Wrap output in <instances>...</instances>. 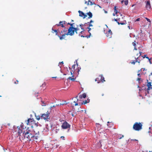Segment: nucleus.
Masks as SVG:
<instances>
[{"label":"nucleus","mask_w":152,"mask_h":152,"mask_svg":"<svg viewBox=\"0 0 152 152\" xmlns=\"http://www.w3.org/2000/svg\"><path fill=\"white\" fill-rule=\"evenodd\" d=\"M137 75L139 77H141V75L139 73L137 74Z\"/></svg>","instance_id":"obj_52"},{"label":"nucleus","mask_w":152,"mask_h":152,"mask_svg":"<svg viewBox=\"0 0 152 152\" xmlns=\"http://www.w3.org/2000/svg\"><path fill=\"white\" fill-rule=\"evenodd\" d=\"M71 23H67L68 24H69V25H70V24H71Z\"/></svg>","instance_id":"obj_63"},{"label":"nucleus","mask_w":152,"mask_h":152,"mask_svg":"<svg viewBox=\"0 0 152 152\" xmlns=\"http://www.w3.org/2000/svg\"><path fill=\"white\" fill-rule=\"evenodd\" d=\"M88 23H85L84 24H81L80 25V26L82 30L86 29V27H84V26L87 25Z\"/></svg>","instance_id":"obj_17"},{"label":"nucleus","mask_w":152,"mask_h":152,"mask_svg":"<svg viewBox=\"0 0 152 152\" xmlns=\"http://www.w3.org/2000/svg\"><path fill=\"white\" fill-rule=\"evenodd\" d=\"M63 64H64V63H63V61L59 62V64L60 65H61V64L63 65Z\"/></svg>","instance_id":"obj_45"},{"label":"nucleus","mask_w":152,"mask_h":152,"mask_svg":"<svg viewBox=\"0 0 152 152\" xmlns=\"http://www.w3.org/2000/svg\"><path fill=\"white\" fill-rule=\"evenodd\" d=\"M71 115H72V116L74 117V114H73L72 113Z\"/></svg>","instance_id":"obj_59"},{"label":"nucleus","mask_w":152,"mask_h":152,"mask_svg":"<svg viewBox=\"0 0 152 152\" xmlns=\"http://www.w3.org/2000/svg\"><path fill=\"white\" fill-rule=\"evenodd\" d=\"M87 25H85L84 26V27H86V26Z\"/></svg>","instance_id":"obj_62"},{"label":"nucleus","mask_w":152,"mask_h":152,"mask_svg":"<svg viewBox=\"0 0 152 152\" xmlns=\"http://www.w3.org/2000/svg\"><path fill=\"white\" fill-rule=\"evenodd\" d=\"M100 78H99V77H98L96 78V79H95V81H97L98 83H99L100 82Z\"/></svg>","instance_id":"obj_27"},{"label":"nucleus","mask_w":152,"mask_h":152,"mask_svg":"<svg viewBox=\"0 0 152 152\" xmlns=\"http://www.w3.org/2000/svg\"><path fill=\"white\" fill-rule=\"evenodd\" d=\"M75 30H76L75 27H69L68 29V31L67 33V35L72 36L74 35V32H75Z\"/></svg>","instance_id":"obj_7"},{"label":"nucleus","mask_w":152,"mask_h":152,"mask_svg":"<svg viewBox=\"0 0 152 152\" xmlns=\"http://www.w3.org/2000/svg\"><path fill=\"white\" fill-rule=\"evenodd\" d=\"M147 86L148 87L147 89V91L148 94H152V85H151V82H148V80H147Z\"/></svg>","instance_id":"obj_4"},{"label":"nucleus","mask_w":152,"mask_h":152,"mask_svg":"<svg viewBox=\"0 0 152 152\" xmlns=\"http://www.w3.org/2000/svg\"><path fill=\"white\" fill-rule=\"evenodd\" d=\"M137 62L136 61V60L132 61L131 63L132 64H133V65H134L135 63Z\"/></svg>","instance_id":"obj_31"},{"label":"nucleus","mask_w":152,"mask_h":152,"mask_svg":"<svg viewBox=\"0 0 152 152\" xmlns=\"http://www.w3.org/2000/svg\"><path fill=\"white\" fill-rule=\"evenodd\" d=\"M35 132L34 131L27 129L26 132L23 133V135L24 136V138H26L27 139V140H34V139L33 138V137H34L33 133H35Z\"/></svg>","instance_id":"obj_1"},{"label":"nucleus","mask_w":152,"mask_h":152,"mask_svg":"<svg viewBox=\"0 0 152 152\" xmlns=\"http://www.w3.org/2000/svg\"><path fill=\"white\" fill-rule=\"evenodd\" d=\"M142 124L140 123L136 122L134 124L133 128L135 131H139L142 129Z\"/></svg>","instance_id":"obj_3"},{"label":"nucleus","mask_w":152,"mask_h":152,"mask_svg":"<svg viewBox=\"0 0 152 152\" xmlns=\"http://www.w3.org/2000/svg\"><path fill=\"white\" fill-rule=\"evenodd\" d=\"M142 57H143V58H144L145 57H146V55H145L143 56H142Z\"/></svg>","instance_id":"obj_49"},{"label":"nucleus","mask_w":152,"mask_h":152,"mask_svg":"<svg viewBox=\"0 0 152 152\" xmlns=\"http://www.w3.org/2000/svg\"><path fill=\"white\" fill-rule=\"evenodd\" d=\"M78 12L79 13V16L82 17L83 19L87 17V15L82 11L79 10Z\"/></svg>","instance_id":"obj_14"},{"label":"nucleus","mask_w":152,"mask_h":152,"mask_svg":"<svg viewBox=\"0 0 152 152\" xmlns=\"http://www.w3.org/2000/svg\"><path fill=\"white\" fill-rule=\"evenodd\" d=\"M61 22H64V23H61L60 26H61L62 27H64V25L65 24L66 22L65 21H62Z\"/></svg>","instance_id":"obj_26"},{"label":"nucleus","mask_w":152,"mask_h":152,"mask_svg":"<svg viewBox=\"0 0 152 152\" xmlns=\"http://www.w3.org/2000/svg\"><path fill=\"white\" fill-rule=\"evenodd\" d=\"M89 102V101H87V100H85V101H83V102L81 104H86L87 103H88Z\"/></svg>","instance_id":"obj_30"},{"label":"nucleus","mask_w":152,"mask_h":152,"mask_svg":"<svg viewBox=\"0 0 152 152\" xmlns=\"http://www.w3.org/2000/svg\"><path fill=\"white\" fill-rule=\"evenodd\" d=\"M86 37H87V38H88L90 37V35L86 36Z\"/></svg>","instance_id":"obj_55"},{"label":"nucleus","mask_w":152,"mask_h":152,"mask_svg":"<svg viewBox=\"0 0 152 152\" xmlns=\"http://www.w3.org/2000/svg\"><path fill=\"white\" fill-rule=\"evenodd\" d=\"M114 12L115 13V14H117L118 12H117V10H116V6H115L114 7Z\"/></svg>","instance_id":"obj_25"},{"label":"nucleus","mask_w":152,"mask_h":152,"mask_svg":"<svg viewBox=\"0 0 152 152\" xmlns=\"http://www.w3.org/2000/svg\"><path fill=\"white\" fill-rule=\"evenodd\" d=\"M74 24V23H71V24H70V26L69 27H73V25Z\"/></svg>","instance_id":"obj_43"},{"label":"nucleus","mask_w":152,"mask_h":152,"mask_svg":"<svg viewBox=\"0 0 152 152\" xmlns=\"http://www.w3.org/2000/svg\"><path fill=\"white\" fill-rule=\"evenodd\" d=\"M26 122L27 125L35 124V125H36L37 126V124L34 123V121L33 118H28L27 121H26Z\"/></svg>","instance_id":"obj_10"},{"label":"nucleus","mask_w":152,"mask_h":152,"mask_svg":"<svg viewBox=\"0 0 152 152\" xmlns=\"http://www.w3.org/2000/svg\"><path fill=\"white\" fill-rule=\"evenodd\" d=\"M145 18L147 20L148 22H150V23H151V21L149 19L147 18Z\"/></svg>","instance_id":"obj_37"},{"label":"nucleus","mask_w":152,"mask_h":152,"mask_svg":"<svg viewBox=\"0 0 152 152\" xmlns=\"http://www.w3.org/2000/svg\"><path fill=\"white\" fill-rule=\"evenodd\" d=\"M112 32L110 29H109L105 33L107 37L108 38L112 37Z\"/></svg>","instance_id":"obj_11"},{"label":"nucleus","mask_w":152,"mask_h":152,"mask_svg":"<svg viewBox=\"0 0 152 152\" xmlns=\"http://www.w3.org/2000/svg\"><path fill=\"white\" fill-rule=\"evenodd\" d=\"M19 81L18 80H16V81L14 82L15 84H17L18 83Z\"/></svg>","instance_id":"obj_41"},{"label":"nucleus","mask_w":152,"mask_h":152,"mask_svg":"<svg viewBox=\"0 0 152 152\" xmlns=\"http://www.w3.org/2000/svg\"><path fill=\"white\" fill-rule=\"evenodd\" d=\"M128 28H129V29H130V27L129 26H128Z\"/></svg>","instance_id":"obj_61"},{"label":"nucleus","mask_w":152,"mask_h":152,"mask_svg":"<svg viewBox=\"0 0 152 152\" xmlns=\"http://www.w3.org/2000/svg\"><path fill=\"white\" fill-rule=\"evenodd\" d=\"M41 102H42V103H41V104L42 106H45L46 104L44 102V101H41Z\"/></svg>","instance_id":"obj_28"},{"label":"nucleus","mask_w":152,"mask_h":152,"mask_svg":"<svg viewBox=\"0 0 152 152\" xmlns=\"http://www.w3.org/2000/svg\"><path fill=\"white\" fill-rule=\"evenodd\" d=\"M114 20L115 21H116L117 23V22H118V20H117V19H114Z\"/></svg>","instance_id":"obj_50"},{"label":"nucleus","mask_w":152,"mask_h":152,"mask_svg":"<svg viewBox=\"0 0 152 152\" xmlns=\"http://www.w3.org/2000/svg\"><path fill=\"white\" fill-rule=\"evenodd\" d=\"M86 14L89 16V17H88V18H92L93 16L92 13L91 12H87L86 13Z\"/></svg>","instance_id":"obj_19"},{"label":"nucleus","mask_w":152,"mask_h":152,"mask_svg":"<svg viewBox=\"0 0 152 152\" xmlns=\"http://www.w3.org/2000/svg\"><path fill=\"white\" fill-rule=\"evenodd\" d=\"M50 114V112L48 111L46 114H43L41 115V118L42 119H44L45 120H46V121H48V119H49Z\"/></svg>","instance_id":"obj_8"},{"label":"nucleus","mask_w":152,"mask_h":152,"mask_svg":"<svg viewBox=\"0 0 152 152\" xmlns=\"http://www.w3.org/2000/svg\"><path fill=\"white\" fill-rule=\"evenodd\" d=\"M46 86V84L45 83H44L42 84V86H40V87H42L43 88H45Z\"/></svg>","instance_id":"obj_34"},{"label":"nucleus","mask_w":152,"mask_h":152,"mask_svg":"<svg viewBox=\"0 0 152 152\" xmlns=\"http://www.w3.org/2000/svg\"><path fill=\"white\" fill-rule=\"evenodd\" d=\"M62 31L64 32V33H66V31H67V30L64 29L63 30H62Z\"/></svg>","instance_id":"obj_38"},{"label":"nucleus","mask_w":152,"mask_h":152,"mask_svg":"<svg viewBox=\"0 0 152 152\" xmlns=\"http://www.w3.org/2000/svg\"><path fill=\"white\" fill-rule=\"evenodd\" d=\"M132 45H133L134 46V47L135 46H136V43H135V41H134V42H133V43H132Z\"/></svg>","instance_id":"obj_40"},{"label":"nucleus","mask_w":152,"mask_h":152,"mask_svg":"<svg viewBox=\"0 0 152 152\" xmlns=\"http://www.w3.org/2000/svg\"><path fill=\"white\" fill-rule=\"evenodd\" d=\"M56 106V105H53L52 107H50V109H51L52 107H55Z\"/></svg>","instance_id":"obj_51"},{"label":"nucleus","mask_w":152,"mask_h":152,"mask_svg":"<svg viewBox=\"0 0 152 152\" xmlns=\"http://www.w3.org/2000/svg\"><path fill=\"white\" fill-rule=\"evenodd\" d=\"M78 105V103H75V106H77V105Z\"/></svg>","instance_id":"obj_53"},{"label":"nucleus","mask_w":152,"mask_h":152,"mask_svg":"<svg viewBox=\"0 0 152 152\" xmlns=\"http://www.w3.org/2000/svg\"><path fill=\"white\" fill-rule=\"evenodd\" d=\"M85 30L86 29L82 30V31H81L80 32H79L78 33H79V36L80 35V33L81 34H83V33L84 31H85Z\"/></svg>","instance_id":"obj_32"},{"label":"nucleus","mask_w":152,"mask_h":152,"mask_svg":"<svg viewBox=\"0 0 152 152\" xmlns=\"http://www.w3.org/2000/svg\"><path fill=\"white\" fill-rule=\"evenodd\" d=\"M146 58H147L149 60V62H150V63H151V61H150L151 59L149 58L148 56H146Z\"/></svg>","instance_id":"obj_44"},{"label":"nucleus","mask_w":152,"mask_h":152,"mask_svg":"<svg viewBox=\"0 0 152 152\" xmlns=\"http://www.w3.org/2000/svg\"><path fill=\"white\" fill-rule=\"evenodd\" d=\"M142 69H143V71H145V72H144L143 73L144 74H146L147 73V72H146V71H147V69H145V68H142L140 70H139L138 71V72H139L140 71H141L142 70Z\"/></svg>","instance_id":"obj_22"},{"label":"nucleus","mask_w":152,"mask_h":152,"mask_svg":"<svg viewBox=\"0 0 152 152\" xmlns=\"http://www.w3.org/2000/svg\"><path fill=\"white\" fill-rule=\"evenodd\" d=\"M53 78H56V77H53Z\"/></svg>","instance_id":"obj_64"},{"label":"nucleus","mask_w":152,"mask_h":152,"mask_svg":"<svg viewBox=\"0 0 152 152\" xmlns=\"http://www.w3.org/2000/svg\"><path fill=\"white\" fill-rule=\"evenodd\" d=\"M124 135H121V134H119L118 135V139H121L122 138L124 137Z\"/></svg>","instance_id":"obj_24"},{"label":"nucleus","mask_w":152,"mask_h":152,"mask_svg":"<svg viewBox=\"0 0 152 152\" xmlns=\"http://www.w3.org/2000/svg\"><path fill=\"white\" fill-rule=\"evenodd\" d=\"M145 7L146 9L148 10L150 9V8H151V6L149 1H148L147 2L146 4Z\"/></svg>","instance_id":"obj_16"},{"label":"nucleus","mask_w":152,"mask_h":152,"mask_svg":"<svg viewBox=\"0 0 152 152\" xmlns=\"http://www.w3.org/2000/svg\"><path fill=\"white\" fill-rule=\"evenodd\" d=\"M124 4L126 5H127L128 3V1L127 0H125L124 1Z\"/></svg>","instance_id":"obj_33"},{"label":"nucleus","mask_w":152,"mask_h":152,"mask_svg":"<svg viewBox=\"0 0 152 152\" xmlns=\"http://www.w3.org/2000/svg\"><path fill=\"white\" fill-rule=\"evenodd\" d=\"M63 22H61V21H60L59 23L57 24H56V25L57 26H60V23H63Z\"/></svg>","instance_id":"obj_35"},{"label":"nucleus","mask_w":152,"mask_h":152,"mask_svg":"<svg viewBox=\"0 0 152 152\" xmlns=\"http://www.w3.org/2000/svg\"><path fill=\"white\" fill-rule=\"evenodd\" d=\"M39 132H38L36 133H33V138L34 139V140H37L38 139V138L39 137Z\"/></svg>","instance_id":"obj_15"},{"label":"nucleus","mask_w":152,"mask_h":152,"mask_svg":"<svg viewBox=\"0 0 152 152\" xmlns=\"http://www.w3.org/2000/svg\"><path fill=\"white\" fill-rule=\"evenodd\" d=\"M63 104H57L56 105V106H58L59 105L60 106L61 105H63Z\"/></svg>","instance_id":"obj_47"},{"label":"nucleus","mask_w":152,"mask_h":152,"mask_svg":"<svg viewBox=\"0 0 152 152\" xmlns=\"http://www.w3.org/2000/svg\"><path fill=\"white\" fill-rule=\"evenodd\" d=\"M76 64H75L72 66V68L73 69V70H72L71 71V73L72 75L73 73L74 72L77 73L79 74V72L81 69V68L78 67V65L77 63V62L76 61Z\"/></svg>","instance_id":"obj_2"},{"label":"nucleus","mask_w":152,"mask_h":152,"mask_svg":"<svg viewBox=\"0 0 152 152\" xmlns=\"http://www.w3.org/2000/svg\"><path fill=\"white\" fill-rule=\"evenodd\" d=\"M140 20V19L139 18L137 19L135 21H139Z\"/></svg>","instance_id":"obj_48"},{"label":"nucleus","mask_w":152,"mask_h":152,"mask_svg":"<svg viewBox=\"0 0 152 152\" xmlns=\"http://www.w3.org/2000/svg\"><path fill=\"white\" fill-rule=\"evenodd\" d=\"M74 77V75H72V77H69L68 78V79L72 81H74L75 80V78Z\"/></svg>","instance_id":"obj_23"},{"label":"nucleus","mask_w":152,"mask_h":152,"mask_svg":"<svg viewBox=\"0 0 152 152\" xmlns=\"http://www.w3.org/2000/svg\"><path fill=\"white\" fill-rule=\"evenodd\" d=\"M66 35H67V33H64L62 31H58L57 36L60 40H62L64 39Z\"/></svg>","instance_id":"obj_6"},{"label":"nucleus","mask_w":152,"mask_h":152,"mask_svg":"<svg viewBox=\"0 0 152 152\" xmlns=\"http://www.w3.org/2000/svg\"><path fill=\"white\" fill-rule=\"evenodd\" d=\"M61 139H62V140H65V137H64V136H61Z\"/></svg>","instance_id":"obj_42"},{"label":"nucleus","mask_w":152,"mask_h":152,"mask_svg":"<svg viewBox=\"0 0 152 152\" xmlns=\"http://www.w3.org/2000/svg\"><path fill=\"white\" fill-rule=\"evenodd\" d=\"M134 50H137V48L135 46L134 47Z\"/></svg>","instance_id":"obj_54"},{"label":"nucleus","mask_w":152,"mask_h":152,"mask_svg":"<svg viewBox=\"0 0 152 152\" xmlns=\"http://www.w3.org/2000/svg\"><path fill=\"white\" fill-rule=\"evenodd\" d=\"M99 77L100 78V81L103 82L104 81H105V80H104V78L103 77L102 75H100L99 76Z\"/></svg>","instance_id":"obj_18"},{"label":"nucleus","mask_w":152,"mask_h":152,"mask_svg":"<svg viewBox=\"0 0 152 152\" xmlns=\"http://www.w3.org/2000/svg\"><path fill=\"white\" fill-rule=\"evenodd\" d=\"M23 126L22 125H21L20 126H18L16 127H15V126H14L13 127V129H14V130L15 132L17 131L18 135L20 136V134L22 132L23 130L22 129V128Z\"/></svg>","instance_id":"obj_5"},{"label":"nucleus","mask_w":152,"mask_h":152,"mask_svg":"<svg viewBox=\"0 0 152 152\" xmlns=\"http://www.w3.org/2000/svg\"><path fill=\"white\" fill-rule=\"evenodd\" d=\"M135 5V4H133L132 5V7H133Z\"/></svg>","instance_id":"obj_60"},{"label":"nucleus","mask_w":152,"mask_h":152,"mask_svg":"<svg viewBox=\"0 0 152 152\" xmlns=\"http://www.w3.org/2000/svg\"><path fill=\"white\" fill-rule=\"evenodd\" d=\"M117 23L118 25L121 24L123 25L125 24V23H119V22H117Z\"/></svg>","instance_id":"obj_36"},{"label":"nucleus","mask_w":152,"mask_h":152,"mask_svg":"<svg viewBox=\"0 0 152 152\" xmlns=\"http://www.w3.org/2000/svg\"><path fill=\"white\" fill-rule=\"evenodd\" d=\"M61 127L63 129H66L70 128V125L66 121H65L63 123Z\"/></svg>","instance_id":"obj_9"},{"label":"nucleus","mask_w":152,"mask_h":152,"mask_svg":"<svg viewBox=\"0 0 152 152\" xmlns=\"http://www.w3.org/2000/svg\"><path fill=\"white\" fill-rule=\"evenodd\" d=\"M52 33H55L56 34V35H57L58 34V30H54L52 28Z\"/></svg>","instance_id":"obj_20"},{"label":"nucleus","mask_w":152,"mask_h":152,"mask_svg":"<svg viewBox=\"0 0 152 152\" xmlns=\"http://www.w3.org/2000/svg\"><path fill=\"white\" fill-rule=\"evenodd\" d=\"M116 14H115V13H114L113 14V15L114 16H115V15H116Z\"/></svg>","instance_id":"obj_58"},{"label":"nucleus","mask_w":152,"mask_h":152,"mask_svg":"<svg viewBox=\"0 0 152 152\" xmlns=\"http://www.w3.org/2000/svg\"><path fill=\"white\" fill-rule=\"evenodd\" d=\"M76 28V30H75V32L77 34H78V31L79 30V29L78 28V27H77L76 28Z\"/></svg>","instance_id":"obj_29"},{"label":"nucleus","mask_w":152,"mask_h":152,"mask_svg":"<svg viewBox=\"0 0 152 152\" xmlns=\"http://www.w3.org/2000/svg\"><path fill=\"white\" fill-rule=\"evenodd\" d=\"M124 0H122V1H121V3H123V2H124Z\"/></svg>","instance_id":"obj_57"},{"label":"nucleus","mask_w":152,"mask_h":152,"mask_svg":"<svg viewBox=\"0 0 152 152\" xmlns=\"http://www.w3.org/2000/svg\"><path fill=\"white\" fill-rule=\"evenodd\" d=\"M86 97V94L85 93H83L82 95H80L79 96L80 98L81 99L82 98H85Z\"/></svg>","instance_id":"obj_21"},{"label":"nucleus","mask_w":152,"mask_h":152,"mask_svg":"<svg viewBox=\"0 0 152 152\" xmlns=\"http://www.w3.org/2000/svg\"><path fill=\"white\" fill-rule=\"evenodd\" d=\"M94 21L92 20H91L89 22H87V23H88L87 25H89V26L88 27H87L86 28V29H88V32L90 33V35H91V33L89 32L90 31L91 29V28H90V27H92L93 26V25H92L91 23H93Z\"/></svg>","instance_id":"obj_13"},{"label":"nucleus","mask_w":152,"mask_h":152,"mask_svg":"<svg viewBox=\"0 0 152 152\" xmlns=\"http://www.w3.org/2000/svg\"><path fill=\"white\" fill-rule=\"evenodd\" d=\"M36 119L37 120H40V117L39 116H37V117H36Z\"/></svg>","instance_id":"obj_39"},{"label":"nucleus","mask_w":152,"mask_h":152,"mask_svg":"<svg viewBox=\"0 0 152 152\" xmlns=\"http://www.w3.org/2000/svg\"><path fill=\"white\" fill-rule=\"evenodd\" d=\"M80 36H81V37H85V36H83V35H80Z\"/></svg>","instance_id":"obj_56"},{"label":"nucleus","mask_w":152,"mask_h":152,"mask_svg":"<svg viewBox=\"0 0 152 152\" xmlns=\"http://www.w3.org/2000/svg\"><path fill=\"white\" fill-rule=\"evenodd\" d=\"M141 53L142 52L140 51L139 53H137L136 54V56H137V58L135 57L134 58L136 60V61L137 62H138L139 64H140L141 60L140 59V56L141 55Z\"/></svg>","instance_id":"obj_12"},{"label":"nucleus","mask_w":152,"mask_h":152,"mask_svg":"<svg viewBox=\"0 0 152 152\" xmlns=\"http://www.w3.org/2000/svg\"><path fill=\"white\" fill-rule=\"evenodd\" d=\"M141 80V78L140 77H139L137 79V80L138 81H140Z\"/></svg>","instance_id":"obj_46"}]
</instances>
